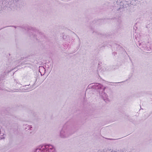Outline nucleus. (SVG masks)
<instances>
[{"instance_id": "nucleus-1", "label": "nucleus", "mask_w": 152, "mask_h": 152, "mask_svg": "<svg viewBox=\"0 0 152 152\" xmlns=\"http://www.w3.org/2000/svg\"><path fill=\"white\" fill-rule=\"evenodd\" d=\"M74 133L70 126L65 124L61 130L59 136L61 138H66L68 137Z\"/></svg>"}, {"instance_id": "nucleus-2", "label": "nucleus", "mask_w": 152, "mask_h": 152, "mask_svg": "<svg viewBox=\"0 0 152 152\" xmlns=\"http://www.w3.org/2000/svg\"><path fill=\"white\" fill-rule=\"evenodd\" d=\"M35 152H56V151L53 146L48 144L40 146L36 149Z\"/></svg>"}, {"instance_id": "nucleus-3", "label": "nucleus", "mask_w": 152, "mask_h": 152, "mask_svg": "<svg viewBox=\"0 0 152 152\" xmlns=\"http://www.w3.org/2000/svg\"><path fill=\"white\" fill-rule=\"evenodd\" d=\"M88 87L96 89H102L103 91H104L105 88V87L103 88V86L98 83H93L90 84L88 85Z\"/></svg>"}, {"instance_id": "nucleus-4", "label": "nucleus", "mask_w": 152, "mask_h": 152, "mask_svg": "<svg viewBox=\"0 0 152 152\" xmlns=\"http://www.w3.org/2000/svg\"><path fill=\"white\" fill-rule=\"evenodd\" d=\"M100 95L106 102H107L109 101L107 95L104 92H103L101 94L99 93Z\"/></svg>"}, {"instance_id": "nucleus-5", "label": "nucleus", "mask_w": 152, "mask_h": 152, "mask_svg": "<svg viewBox=\"0 0 152 152\" xmlns=\"http://www.w3.org/2000/svg\"><path fill=\"white\" fill-rule=\"evenodd\" d=\"M143 50L147 51V52H152V50H151L149 46H144L143 47Z\"/></svg>"}, {"instance_id": "nucleus-6", "label": "nucleus", "mask_w": 152, "mask_h": 152, "mask_svg": "<svg viewBox=\"0 0 152 152\" xmlns=\"http://www.w3.org/2000/svg\"><path fill=\"white\" fill-rule=\"evenodd\" d=\"M25 129H27L29 130H31L32 129V127L30 126H28L25 128Z\"/></svg>"}, {"instance_id": "nucleus-7", "label": "nucleus", "mask_w": 152, "mask_h": 152, "mask_svg": "<svg viewBox=\"0 0 152 152\" xmlns=\"http://www.w3.org/2000/svg\"><path fill=\"white\" fill-rule=\"evenodd\" d=\"M39 70H41L42 71H44V73H45V68H44L43 67H40L39 68Z\"/></svg>"}, {"instance_id": "nucleus-8", "label": "nucleus", "mask_w": 152, "mask_h": 152, "mask_svg": "<svg viewBox=\"0 0 152 152\" xmlns=\"http://www.w3.org/2000/svg\"><path fill=\"white\" fill-rule=\"evenodd\" d=\"M134 35L135 38H137V37H139V34H137L136 32H135L134 34Z\"/></svg>"}, {"instance_id": "nucleus-9", "label": "nucleus", "mask_w": 152, "mask_h": 152, "mask_svg": "<svg viewBox=\"0 0 152 152\" xmlns=\"http://www.w3.org/2000/svg\"><path fill=\"white\" fill-rule=\"evenodd\" d=\"M3 136H4V137H3V138H5V134H3Z\"/></svg>"}, {"instance_id": "nucleus-10", "label": "nucleus", "mask_w": 152, "mask_h": 152, "mask_svg": "<svg viewBox=\"0 0 152 152\" xmlns=\"http://www.w3.org/2000/svg\"><path fill=\"white\" fill-rule=\"evenodd\" d=\"M40 73H41V72H40Z\"/></svg>"}]
</instances>
